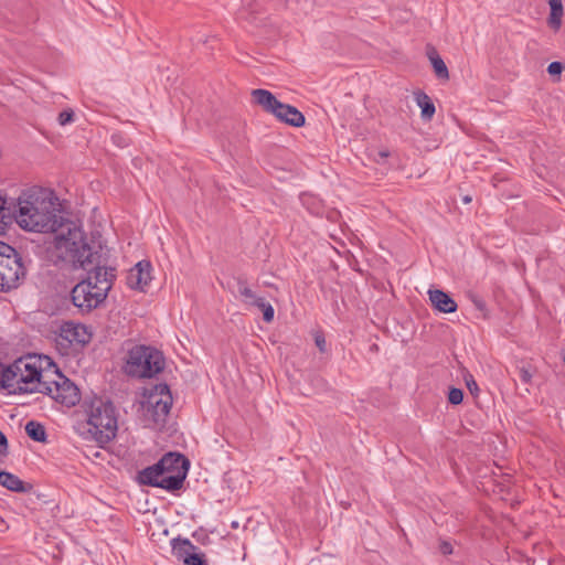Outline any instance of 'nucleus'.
<instances>
[{
  "mask_svg": "<svg viewBox=\"0 0 565 565\" xmlns=\"http://www.w3.org/2000/svg\"><path fill=\"white\" fill-rule=\"evenodd\" d=\"M167 460H159L154 465L146 467L138 471L136 480L141 486H148L152 488H160L166 491H171L177 483L178 479L172 477L164 478L162 467Z\"/></svg>",
  "mask_w": 565,
  "mask_h": 565,
  "instance_id": "9d476101",
  "label": "nucleus"
},
{
  "mask_svg": "<svg viewBox=\"0 0 565 565\" xmlns=\"http://www.w3.org/2000/svg\"><path fill=\"white\" fill-rule=\"evenodd\" d=\"M11 223L10 207L7 206V195L0 192V234H3Z\"/></svg>",
  "mask_w": 565,
  "mask_h": 565,
  "instance_id": "5701e85b",
  "label": "nucleus"
},
{
  "mask_svg": "<svg viewBox=\"0 0 565 565\" xmlns=\"http://www.w3.org/2000/svg\"><path fill=\"white\" fill-rule=\"evenodd\" d=\"M257 308L262 310L263 319L265 322H273L275 318V309L268 301H266V299L264 301H260Z\"/></svg>",
  "mask_w": 565,
  "mask_h": 565,
  "instance_id": "393cba45",
  "label": "nucleus"
},
{
  "mask_svg": "<svg viewBox=\"0 0 565 565\" xmlns=\"http://www.w3.org/2000/svg\"><path fill=\"white\" fill-rule=\"evenodd\" d=\"M273 115L279 121L296 128L302 127L306 122L303 114L289 104L280 103Z\"/></svg>",
  "mask_w": 565,
  "mask_h": 565,
  "instance_id": "4468645a",
  "label": "nucleus"
},
{
  "mask_svg": "<svg viewBox=\"0 0 565 565\" xmlns=\"http://www.w3.org/2000/svg\"><path fill=\"white\" fill-rule=\"evenodd\" d=\"M238 526H239V524H238V522H237V521H233V522L231 523V527H233V529H238Z\"/></svg>",
  "mask_w": 565,
  "mask_h": 565,
  "instance_id": "ea45409f",
  "label": "nucleus"
},
{
  "mask_svg": "<svg viewBox=\"0 0 565 565\" xmlns=\"http://www.w3.org/2000/svg\"><path fill=\"white\" fill-rule=\"evenodd\" d=\"M156 390L159 391L160 395H166L168 397L170 394V388L167 384H159L156 386Z\"/></svg>",
  "mask_w": 565,
  "mask_h": 565,
  "instance_id": "c9c22d12",
  "label": "nucleus"
},
{
  "mask_svg": "<svg viewBox=\"0 0 565 565\" xmlns=\"http://www.w3.org/2000/svg\"><path fill=\"white\" fill-rule=\"evenodd\" d=\"M380 156H381L382 158H386V157H388V152H386V151H381V152H380Z\"/></svg>",
  "mask_w": 565,
  "mask_h": 565,
  "instance_id": "a19ab883",
  "label": "nucleus"
},
{
  "mask_svg": "<svg viewBox=\"0 0 565 565\" xmlns=\"http://www.w3.org/2000/svg\"><path fill=\"white\" fill-rule=\"evenodd\" d=\"M82 408L86 416V423L82 425V435L94 440L99 447L109 444L118 429L114 404L94 395L83 399Z\"/></svg>",
  "mask_w": 565,
  "mask_h": 565,
  "instance_id": "7ed1b4c3",
  "label": "nucleus"
},
{
  "mask_svg": "<svg viewBox=\"0 0 565 565\" xmlns=\"http://www.w3.org/2000/svg\"><path fill=\"white\" fill-rule=\"evenodd\" d=\"M235 280H236V285H237V294L243 302L254 291L248 287L246 278L239 276Z\"/></svg>",
  "mask_w": 565,
  "mask_h": 565,
  "instance_id": "b1692460",
  "label": "nucleus"
},
{
  "mask_svg": "<svg viewBox=\"0 0 565 565\" xmlns=\"http://www.w3.org/2000/svg\"><path fill=\"white\" fill-rule=\"evenodd\" d=\"M563 70H564V65H563V63H561L558 61H554V62L550 63L547 66V73L551 76H557L558 78H559Z\"/></svg>",
  "mask_w": 565,
  "mask_h": 565,
  "instance_id": "c85d7f7f",
  "label": "nucleus"
},
{
  "mask_svg": "<svg viewBox=\"0 0 565 565\" xmlns=\"http://www.w3.org/2000/svg\"><path fill=\"white\" fill-rule=\"evenodd\" d=\"M429 300L434 308L444 313H452L457 310L456 301L440 289H430L428 291Z\"/></svg>",
  "mask_w": 565,
  "mask_h": 565,
  "instance_id": "f3484780",
  "label": "nucleus"
},
{
  "mask_svg": "<svg viewBox=\"0 0 565 565\" xmlns=\"http://www.w3.org/2000/svg\"><path fill=\"white\" fill-rule=\"evenodd\" d=\"M58 250L62 258L73 264L74 268H82L87 273L85 281L92 282L97 290L105 289L108 295L116 279V268L108 266V255L98 244L90 245L83 231H74L73 238L60 237Z\"/></svg>",
  "mask_w": 565,
  "mask_h": 565,
  "instance_id": "f257e3e1",
  "label": "nucleus"
},
{
  "mask_svg": "<svg viewBox=\"0 0 565 565\" xmlns=\"http://www.w3.org/2000/svg\"><path fill=\"white\" fill-rule=\"evenodd\" d=\"M439 551L444 555H449L452 553V545L447 541H443L439 545Z\"/></svg>",
  "mask_w": 565,
  "mask_h": 565,
  "instance_id": "72a5a7b5",
  "label": "nucleus"
},
{
  "mask_svg": "<svg viewBox=\"0 0 565 565\" xmlns=\"http://www.w3.org/2000/svg\"><path fill=\"white\" fill-rule=\"evenodd\" d=\"M473 303H475L476 308L479 309V310H484L486 309V302L483 300H481V299H475Z\"/></svg>",
  "mask_w": 565,
  "mask_h": 565,
  "instance_id": "4c0bfd02",
  "label": "nucleus"
},
{
  "mask_svg": "<svg viewBox=\"0 0 565 565\" xmlns=\"http://www.w3.org/2000/svg\"><path fill=\"white\" fill-rule=\"evenodd\" d=\"M160 460H167L164 466L162 467L163 477L164 478H174L178 479L177 486L171 489L170 492L179 491L183 488L184 480L188 476L189 469H190V461L189 459L177 451H169L164 454Z\"/></svg>",
  "mask_w": 565,
  "mask_h": 565,
  "instance_id": "1a4fd4ad",
  "label": "nucleus"
},
{
  "mask_svg": "<svg viewBox=\"0 0 565 565\" xmlns=\"http://www.w3.org/2000/svg\"><path fill=\"white\" fill-rule=\"evenodd\" d=\"M7 369V365L0 362V387L3 388V382H4V371Z\"/></svg>",
  "mask_w": 565,
  "mask_h": 565,
  "instance_id": "e433bc0d",
  "label": "nucleus"
},
{
  "mask_svg": "<svg viewBox=\"0 0 565 565\" xmlns=\"http://www.w3.org/2000/svg\"><path fill=\"white\" fill-rule=\"evenodd\" d=\"M171 552L183 565H209L205 554L189 539L181 536L172 539Z\"/></svg>",
  "mask_w": 565,
  "mask_h": 565,
  "instance_id": "9b49d317",
  "label": "nucleus"
},
{
  "mask_svg": "<svg viewBox=\"0 0 565 565\" xmlns=\"http://www.w3.org/2000/svg\"><path fill=\"white\" fill-rule=\"evenodd\" d=\"M63 337L71 343L87 344L92 340V333L82 323L65 322L62 327Z\"/></svg>",
  "mask_w": 565,
  "mask_h": 565,
  "instance_id": "2eb2a0df",
  "label": "nucleus"
},
{
  "mask_svg": "<svg viewBox=\"0 0 565 565\" xmlns=\"http://www.w3.org/2000/svg\"><path fill=\"white\" fill-rule=\"evenodd\" d=\"M43 383L42 369L35 355L22 356L7 365L3 390L10 394H30L41 391Z\"/></svg>",
  "mask_w": 565,
  "mask_h": 565,
  "instance_id": "20e7f679",
  "label": "nucleus"
},
{
  "mask_svg": "<svg viewBox=\"0 0 565 565\" xmlns=\"http://www.w3.org/2000/svg\"><path fill=\"white\" fill-rule=\"evenodd\" d=\"M465 382H466L467 388L469 390L470 394L473 396H477L479 393V387H478V384H477L476 380L473 379V376L471 374L466 375Z\"/></svg>",
  "mask_w": 565,
  "mask_h": 565,
  "instance_id": "c756f323",
  "label": "nucleus"
},
{
  "mask_svg": "<svg viewBox=\"0 0 565 565\" xmlns=\"http://www.w3.org/2000/svg\"><path fill=\"white\" fill-rule=\"evenodd\" d=\"M151 263L149 260L138 262L127 275V285L129 288L139 291H146L149 282L151 281Z\"/></svg>",
  "mask_w": 565,
  "mask_h": 565,
  "instance_id": "f8f14e48",
  "label": "nucleus"
},
{
  "mask_svg": "<svg viewBox=\"0 0 565 565\" xmlns=\"http://www.w3.org/2000/svg\"><path fill=\"white\" fill-rule=\"evenodd\" d=\"M18 250L11 245L0 241V264H3L9 257H13Z\"/></svg>",
  "mask_w": 565,
  "mask_h": 565,
  "instance_id": "a878e982",
  "label": "nucleus"
},
{
  "mask_svg": "<svg viewBox=\"0 0 565 565\" xmlns=\"http://www.w3.org/2000/svg\"><path fill=\"white\" fill-rule=\"evenodd\" d=\"M54 374V380H43L40 393L51 396L55 402L66 407L75 406L81 401L78 387L58 370Z\"/></svg>",
  "mask_w": 565,
  "mask_h": 565,
  "instance_id": "423d86ee",
  "label": "nucleus"
},
{
  "mask_svg": "<svg viewBox=\"0 0 565 565\" xmlns=\"http://www.w3.org/2000/svg\"><path fill=\"white\" fill-rule=\"evenodd\" d=\"M73 120H74V111L72 109H66L58 114L57 121L61 126L68 125Z\"/></svg>",
  "mask_w": 565,
  "mask_h": 565,
  "instance_id": "cd10ccee",
  "label": "nucleus"
},
{
  "mask_svg": "<svg viewBox=\"0 0 565 565\" xmlns=\"http://www.w3.org/2000/svg\"><path fill=\"white\" fill-rule=\"evenodd\" d=\"M315 343L317 345V348L319 349V351L321 353H324L326 350H327V343H326V339H324V335L322 333H317L315 335Z\"/></svg>",
  "mask_w": 565,
  "mask_h": 565,
  "instance_id": "2f4dec72",
  "label": "nucleus"
},
{
  "mask_svg": "<svg viewBox=\"0 0 565 565\" xmlns=\"http://www.w3.org/2000/svg\"><path fill=\"white\" fill-rule=\"evenodd\" d=\"M106 298L105 289L97 290L92 282L84 279L76 284L71 291L72 303L82 313H89L98 308Z\"/></svg>",
  "mask_w": 565,
  "mask_h": 565,
  "instance_id": "0eeeda50",
  "label": "nucleus"
},
{
  "mask_svg": "<svg viewBox=\"0 0 565 565\" xmlns=\"http://www.w3.org/2000/svg\"><path fill=\"white\" fill-rule=\"evenodd\" d=\"M0 484L9 491L17 493H28L33 490V484L23 481L17 475L0 470Z\"/></svg>",
  "mask_w": 565,
  "mask_h": 565,
  "instance_id": "dca6fc26",
  "label": "nucleus"
},
{
  "mask_svg": "<svg viewBox=\"0 0 565 565\" xmlns=\"http://www.w3.org/2000/svg\"><path fill=\"white\" fill-rule=\"evenodd\" d=\"M427 55H428V58H429V61H430V63L433 65V68H434V72H435L436 76L439 79H448L449 78V72H448L447 65L444 62V60L440 57V55L436 52V50L435 49H430L427 52Z\"/></svg>",
  "mask_w": 565,
  "mask_h": 565,
  "instance_id": "aec40b11",
  "label": "nucleus"
},
{
  "mask_svg": "<svg viewBox=\"0 0 565 565\" xmlns=\"http://www.w3.org/2000/svg\"><path fill=\"white\" fill-rule=\"evenodd\" d=\"M463 401V392L461 388L450 387L448 392V402L451 405H459Z\"/></svg>",
  "mask_w": 565,
  "mask_h": 565,
  "instance_id": "bb28decb",
  "label": "nucleus"
},
{
  "mask_svg": "<svg viewBox=\"0 0 565 565\" xmlns=\"http://www.w3.org/2000/svg\"><path fill=\"white\" fill-rule=\"evenodd\" d=\"M252 97L257 105L269 114H274L281 103L271 92L263 88L252 90Z\"/></svg>",
  "mask_w": 565,
  "mask_h": 565,
  "instance_id": "a211bd4d",
  "label": "nucleus"
},
{
  "mask_svg": "<svg viewBox=\"0 0 565 565\" xmlns=\"http://www.w3.org/2000/svg\"><path fill=\"white\" fill-rule=\"evenodd\" d=\"M164 369V356L158 349L136 344L128 350L124 371L136 379H151Z\"/></svg>",
  "mask_w": 565,
  "mask_h": 565,
  "instance_id": "39448f33",
  "label": "nucleus"
},
{
  "mask_svg": "<svg viewBox=\"0 0 565 565\" xmlns=\"http://www.w3.org/2000/svg\"><path fill=\"white\" fill-rule=\"evenodd\" d=\"M531 379H532V374L527 369H525V367L520 369V380L523 383H530Z\"/></svg>",
  "mask_w": 565,
  "mask_h": 565,
  "instance_id": "f704fd0d",
  "label": "nucleus"
},
{
  "mask_svg": "<svg viewBox=\"0 0 565 565\" xmlns=\"http://www.w3.org/2000/svg\"><path fill=\"white\" fill-rule=\"evenodd\" d=\"M9 443L7 436L0 430V456L8 455Z\"/></svg>",
  "mask_w": 565,
  "mask_h": 565,
  "instance_id": "473e14b6",
  "label": "nucleus"
},
{
  "mask_svg": "<svg viewBox=\"0 0 565 565\" xmlns=\"http://www.w3.org/2000/svg\"><path fill=\"white\" fill-rule=\"evenodd\" d=\"M265 298L264 297H259L255 294V291L247 298L243 301V303L247 305V306H253V307H258V303L260 301H264Z\"/></svg>",
  "mask_w": 565,
  "mask_h": 565,
  "instance_id": "7c9ffc66",
  "label": "nucleus"
},
{
  "mask_svg": "<svg viewBox=\"0 0 565 565\" xmlns=\"http://www.w3.org/2000/svg\"><path fill=\"white\" fill-rule=\"evenodd\" d=\"M550 17H548V25L554 30L558 31L562 25V17L564 13L563 3L561 0H550Z\"/></svg>",
  "mask_w": 565,
  "mask_h": 565,
  "instance_id": "412c9836",
  "label": "nucleus"
},
{
  "mask_svg": "<svg viewBox=\"0 0 565 565\" xmlns=\"http://www.w3.org/2000/svg\"><path fill=\"white\" fill-rule=\"evenodd\" d=\"M25 433L30 439L36 443L47 441V434L44 425L36 420H30L26 423Z\"/></svg>",
  "mask_w": 565,
  "mask_h": 565,
  "instance_id": "4be33fe9",
  "label": "nucleus"
},
{
  "mask_svg": "<svg viewBox=\"0 0 565 565\" xmlns=\"http://www.w3.org/2000/svg\"><path fill=\"white\" fill-rule=\"evenodd\" d=\"M26 275L22 255L18 252L13 257L0 264V292L18 288Z\"/></svg>",
  "mask_w": 565,
  "mask_h": 565,
  "instance_id": "6e6552de",
  "label": "nucleus"
},
{
  "mask_svg": "<svg viewBox=\"0 0 565 565\" xmlns=\"http://www.w3.org/2000/svg\"><path fill=\"white\" fill-rule=\"evenodd\" d=\"M417 106L420 108V117L424 121H430L435 115L436 108L431 98L423 90L414 93Z\"/></svg>",
  "mask_w": 565,
  "mask_h": 565,
  "instance_id": "6ab92c4d",
  "label": "nucleus"
},
{
  "mask_svg": "<svg viewBox=\"0 0 565 565\" xmlns=\"http://www.w3.org/2000/svg\"><path fill=\"white\" fill-rule=\"evenodd\" d=\"M17 222L28 231L55 233L57 249L60 237L73 238L74 231H83L71 220L63 217L51 199L40 198L35 192H28L19 198Z\"/></svg>",
  "mask_w": 565,
  "mask_h": 565,
  "instance_id": "f03ea898",
  "label": "nucleus"
},
{
  "mask_svg": "<svg viewBox=\"0 0 565 565\" xmlns=\"http://www.w3.org/2000/svg\"><path fill=\"white\" fill-rule=\"evenodd\" d=\"M172 405V396L159 397L158 394H151L146 404L147 415L151 416L154 424H160L166 420Z\"/></svg>",
  "mask_w": 565,
  "mask_h": 565,
  "instance_id": "ddd939ff",
  "label": "nucleus"
},
{
  "mask_svg": "<svg viewBox=\"0 0 565 565\" xmlns=\"http://www.w3.org/2000/svg\"><path fill=\"white\" fill-rule=\"evenodd\" d=\"M461 200H462V202H463L465 204H468V203H470V202H471V200H472V199H471V196H470V195H465V196H462V199H461Z\"/></svg>",
  "mask_w": 565,
  "mask_h": 565,
  "instance_id": "58836bf2",
  "label": "nucleus"
}]
</instances>
